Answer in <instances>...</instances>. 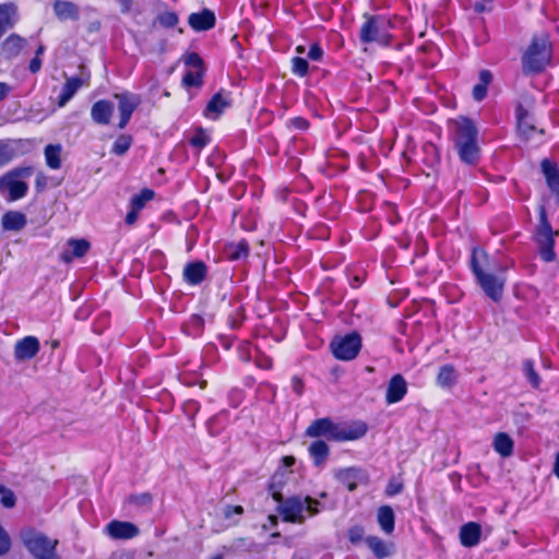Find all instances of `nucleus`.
I'll return each mask as SVG.
<instances>
[{
	"label": "nucleus",
	"mask_w": 559,
	"mask_h": 559,
	"mask_svg": "<svg viewBox=\"0 0 559 559\" xmlns=\"http://www.w3.org/2000/svg\"><path fill=\"white\" fill-rule=\"evenodd\" d=\"M536 99L528 92L521 93L514 100L515 130L524 142L543 143L546 131L535 117Z\"/></svg>",
	"instance_id": "f257e3e1"
},
{
	"label": "nucleus",
	"mask_w": 559,
	"mask_h": 559,
	"mask_svg": "<svg viewBox=\"0 0 559 559\" xmlns=\"http://www.w3.org/2000/svg\"><path fill=\"white\" fill-rule=\"evenodd\" d=\"M367 430L366 423L360 420L346 425L335 423L330 417H323L313 420L307 427L305 435L316 439L325 438L329 441L344 442L362 438Z\"/></svg>",
	"instance_id": "f03ea898"
},
{
	"label": "nucleus",
	"mask_w": 559,
	"mask_h": 559,
	"mask_svg": "<svg viewBox=\"0 0 559 559\" xmlns=\"http://www.w3.org/2000/svg\"><path fill=\"white\" fill-rule=\"evenodd\" d=\"M488 263V253L483 249L474 248L469 262L472 273L484 294L495 302H499L503 295L506 277L503 274L486 272L485 267Z\"/></svg>",
	"instance_id": "7ed1b4c3"
},
{
	"label": "nucleus",
	"mask_w": 559,
	"mask_h": 559,
	"mask_svg": "<svg viewBox=\"0 0 559 559\" xmlns=\"http://www.w3.org/2000/svg\"><path fill=\"white\" fill-rule=\"evenodd\" d=\"M276 511L284 522L302 524L308 516H314L320 512V501L309 496L282 497L276 501Z\"/></svg>",
	"instance_id": "20e7f679"
},
{
	"label": "nucleus",
	"mask_w": 559,
	"mask_h": 559,
	"mask_svg": "<svg viewBox=\"0 0 559 559\" xmlns=\"http://www.w3.org/2000/svg\"><path fill=\"white\" fill-rule=\"evenodd\" d=\"M364 23L360 26L359 39L362 44H377L389 47L392 44V20L384 14H364Z\"/></svg>",
	"instance_id": "39448f33"
},
{
	"label": "nucleus",
	"mask_w": 559,
	"mask_h": 559,
	"mask_svg": "<svg viewBox=\"0 0 559 559\" xmlns=\"http://www.w3.org/2000/svg\"><path fill=\"white\" fill-rule=\"evenodd\" d=\"M552 60V45L547 36H534L522 56V71L524 74H539Z\"/></svg>",
	"instance_id": "423d86ee"
},
{
	"label": "nucleus",
	"mask_w": 559,
	"mask_h": 559,
	"mask_svg": "<svg viewBox=\"0 0 559 559\" xmlns=\"http://www.w3.org/2000/svg\"><path fill=\"white\" fill-rule=\"evenodd\" d=\"M478 130L469 118H462L456 123L455 146L461 160L468 165H475L479 159V146L477 144Z\"/></svg>",
	"instance_id": "0eeeda50"
},
{
	"label": "nucleus",
	"mask_w": 559,
	"mask_h": 559,
	"mask_svg": "<svg viewBox=\"0 0 559 559\" xmlns=\"http://www.w3.org/2000/svg\"><path fill=\"white\" fill-rule=\"evenodd\" d=\"M535 241L538 245L540 258L545 262H551L556 259L554 250V231L547 218L545 206L539 207V224L535 235Z\"/></svg>",
	"instance_id": "6e6552de"
},
{
	"label": "nucleus",
	"mask_w": 559,
	"mask_h": 559,
	"mask_svg": "<svg viewBox=\"0 0 559 559\" xmlns=\"http://www.w3.org/2000/svg\"><path fill=\"white\" fill-rule=\"evenodd\" d=\"M22 539L34 559H60L56 554L57 542L50 540L46 535L27 531L23 533Z\"/></svg>",
	"instance_id": "1a4fd4ad"
},
{
	"label": "nucleus",
	"mask_w": 559,
	"mask_h": 559,
	"mask_svg": "<svg viewBox=\"0 0 559 559\" xmlns=\"http://www.w3.org/2000/svg\"><path fill=\"white\" fill-rule=\"evenodd\" d=\"M330 347L335 358L344 361L352 360L361 349V337L357 332H352L345 336L335 337Z\"/></svg>",
	"instance_id": "9d476101"
},
{
	"label": "nucleus",
	"mask_w": 559,
	"mask_h": 559,
	"mask_svg": "<svg viewBox=\"0 0 559 559\" xmlns=\"http://www.w3.org/2000/svg\"><path fill=\"white\" fill-rule=\"evenodd\" d=\"M155 195V191L150 188H143L134 193L129 201V210L124 217L126 225L133 226L139 219L140 212L145 209L148 202L154 200Z\"/></svg>",
	"instance_id": "9b49d317"
},
{
	"label": "nucleus",
	"mask_w": 559,
	"mask_h": 559,
	"mask_svg": "<svg viewBox=\"0 0 559 559\" xmlns=\"http://www.w3.org/2000/svg\"><path fill=\"white\" fill-rule=\"evenodd\" d=\"M233 106L231 93L221 88L207 102L203 117L210 120H217L227 108Z\"/></svg>",
	"instance_id": "f8f14e48"
},
{
	"label": "nucleus",
	"mask_w": 559,
	"mask_h": 559,
	"mask_svg": "<svg viewBox=\"0 0 559 559\" xmlns=\"http://www.w3.org/2000/svg\"><path fill=\"white\" fill-rule=\"evenodd\" d=\"M114 98L118 100L119 122L118 128L124 129L129 123L133 112L141 104V98L136 94L129 92L115 94Z\"/></svg>",
	"instance_id": "ddd939ff"
},
{
	"label": "nucleus",
	"mask_w": 559,
	"mask_h": 559,
	"mask_svg": "<svg viewBox=\"0 0 559 559\" xmlns=\"http://www.w3.org/2000/svg\"><path fill=\"white\" fill-rule=\"evenodd\" d=\"M28 186L16 177H0V193L10 202L26 195Z\"/></svg>",
	"instance_id": "4468645a"
},
{
	"label": "nucleus",
	"mask_w": 559,
	"mask_h": 559,
	"mask_svg": "<svg viewBox=\"0 0 559 559\" xmlns=\"http://www.w3.org/2000/svg\"><path fill=\"white\" fill-rule=\"evenodd\" d=\"M105 533L112 539H131L139 535V527L126 521L112 520L105 526Z\"/></svg>",
	"instance_id": "2eb2a0df"
},
{
	"label": "nucleus",
	"mask_w": 559,
	"mask_h": 559,
	"mask_svg": "<svg viewBox=\"0 0 559 559\" xmlns=\"http://www.w3.org/2000/svg\"><path fill=\"white\" fill-rule=\"evenodd\" d=\"M407 391L408 388L405 378L400 373L392 376L385 392L386 404L391 405L401 402L407 394Z\"/></svg>",
	"instance_id": "dca6fc26"
},
{
	"label": "nucleus",
	"mask_w": 559,
	"mask_h": 559,
	"mask_svg": "<svg viewBox=\"0 0 559 559\" xmlns=\"http://www.w3.org/2000/svg\"><path fill=\"white\" fill-rule=\"evenodd\" d=\"M39 341L35 336H25L14 346V357L17 361L29 360L39 352Z\"/></svg>",
	"instance_id": "f3484780"
},
{
	"label": "nucleus",
	"mask_w": 559,
	"mask_h": 559,
	"mask_svg": "<svg viewBox=\"0 0 559 559\" xmlns=\"http://www.w3.org/2000/svg\"><path fill=\"white\" fill-rule=\"evenodd\" d=\"M90 84V74L84 79L82 76L67 78L62 86L61 93L58 97V106L63 107L76 94L82 86Z\"/></svg>",
	"instance_id": "a211bd4d"
},
{
	"label": "nucleus",
	"mask_w": 559,
	"mask_h": 559,
	"mask_svg": "<svg viewBox=\"0 0 559 559\" xmlns=\"http://www.w3.org/2000/svg\"><path fill=\"white\" fill-rule=\"evenodd\" d=\"M190 27L197 32L212 29L215 26L216 17L212 10L203 9L200 12H193L188 17Z\"/></svg>",
	"instance_id": "6ab92c4d"
},
{
	"label": "nucleus",
	"mask_w": 559,
	"mask_h": 559,
	"mask_svg": "<svg viewBox=\"0 0 559 559\" xmlns=\"http://www.w3.org/2000/svg\"><path fill=\"white\" fill-rule=\"evenodd\" d=\"M460 543L466 548L475 547L479 544L481 537V526L477 522H467L463 524L459 533Z\"/></svg>",
	"instance_id": "aec40b11"
},
{
	"label": "nucleus",
	"mask_w": 559,
	"mask_h": 559,
	"mask_svg": "<svg viewBox=\"0 0 559 559\" xmlns=\"http://www.w3.org/2000/svg\"><path fill=\"white\" fill-rule=\"evenodd\" d=\"M207 275V266L203 261L187 263L183 269V280L191 286L200 285Z\"/></svg>",
	"instance_id": "412c9836"
},
{
	"label": "nucleus",
	"mask_w": 559,
	"mask_h": 559,
	"mask_svg": "<svg viewBox=\"0 0 559 559\" xmlns=\"http://www.w3.org/2000/svg\"><path fill=\"white\" fill-rule=\"evenodd\" d=\"M112 114H114V105L108 99H99L92 105L91 118L97 124H100V126L109 124Z\"/></svg>",
	"instance_id": "4be33fe9"
},
{
	"label": "nucleus",
	"mask_w": 559,
	"mask_h": 559,
	"mask_svg": "<svg viewBox=\"0 0 559 559\" xmlns=\"http://www.w3.org/2000/svg\"><path fill=\"white\" fill-rule=\"evenodd\" d=\"M336 479L347 488L348 491H354L358 483L362 480H367V476L362 473L360 468L348 467L343 468L336 472Z\"/></svg>",
	"instance_id": "5701e85b"
},
{
	"label": "nucleus",
	"mask_w": 559,
	"mask_h": 559,
	"mask_svg": "<svg viewBox=\"0 0 559 559\" xmlns=\"http://www.w3.org/2000/svg\"><path fill=\"white\" fill-rule=\"evenodd\" d=\"M25 46L26 40L23 37L11 34L1 43V56L4 59L11 60L17 57Z\"/></svg>",
	"instance_id": "b1692460"
},
{
	"label": "nucleus",
	"mask_w": 559,
	"mask_h": 559,
	"mask_svg": "<svg viewBox=\"0 0 559 559\" xmlns=\"http://www.w3.org/2000/svg\"><path fill=\"white\" fill-rule=\"evenodd\" d=\"M52 8L55 15L61 22L67 20L78 21L80 17V9L72 1L56 0Z\"/></svg>",
	"instance_id": "393cba45"
},
{
	"label": "nucleus",
	"mask_w": 559,
	"mask_h": 559,
	"mask_svg": "<svg viewBox=\"0 0 559 559\" xmlns=\"http://www.w3.org/2000/svg\"><path fill=\"white\" fill-rule=\"evenodd\" d=\"M27 224L26 215L20 211H8L1 217L3 230L20 231Z\"/></svg>",
	"instance_id": "a878e982"
},
{
	"label": "nucleus",
	"mask_w": 559,
	"mask_h": 559,
	"mask_svg": "<svg viewBox=\"0 0 559 559\" xmlns=\"http://www.w3.org/2000/svg\"><path fill=\"white\" fill-rule=\"evenodd\" d=\"M493 75L488 69H483L478 74V82L473 86L472 97L476 102L484 100L488 95V86L492 83Z\"/></svg>",
	"instance_id": "bb28decb"
},
{
	"label": "nucleus",
	"mask_w": 559,
	"mask_h": 559,
	"mask_svg": "<svg viewBox=\"0 0 559 559\" xmlns=\"http://www.w3.org/2000/svg\"><path fill=\"white\" fill-rule=\"evenodd\" d=\"M308 452L313 465L320 467L326 462L330 455V447L324 440L318 439L309 445Z\"/></svg>",
	"instance_id": "cd10ccee"
},
{
	"label": "nucleus",
	"mask_w": 559,
	"mask_h": 559,
	"mask_svg": "<svg viewBox=\"0 0 559 559\" xmlns=\"http://www.w3.org/2000/svg\"><path fill=\"white\" fill-rule=\"evenodd\" d=\"M377 522L383 533L391 535L395 528V514L390 506H381L377 511Z\"/></svg>",
	"instance_id": "c85d7f7f"
},
{
	"label": "nucleus",
	"mask_w": 559,
	"mask_h": 559,
	"mask_svg": "<svg viewBox=\"0 0 559 559\" xmlns=\"http://www.w3.org/2000/svg\"><path fill=\"white\" fill-rule=\"evenodd\" d=\"M436 382L442 389L453 388L457 382V371L455 367L451 364L441 366Z\"/></svg>",
	"instance_id": "c756f323"
},
{
	"label": "nucleus",
	"mask_w": 559,
	"mask_h": 559,
	"mask_svg": "<svg viewBox=\"0 0 559 559\" xmlns=\"http://www.w3.org/2000/svg\"><path fill=\"white\" fill-rule=\"evenodd\" d=\"M493 450L502 457H509L514 450V442L507 432H498L492 442Z\"/></svg>",
	"instance_id": "7c9ffc66"
},
{
	"label": "nucleus",
	"mask_w": 559,
	"mask_h": 559,
	"mask_svg": "<svg viewBox=\"0 0 559 559\" xmlns=\"http://www.w3.org/2000/svg\"><path fill=\"white\" fill-rule=\"evenodd\" d=\"M288 478L287 471L283 468H278L273 476L271 477L270 484H269V490L271 491L272 498L275 501L282 500V489L284 488L286 481Z\"/></svg>",
	"instance_id": "2f4dec72"
},
{
	"label": "nucleus",
	"mask_w": 559,
	"mask_h": 559,
	"mask_svg": "<svg viewBox=\"0 0 559 559\" xmlns=\"http://www.w3.org/2000/svg\"><path fill=\"white\" fill-rule=\"evenodd\" d=\"M211 141L210 131L201 126L194 127L191 136L188 139L189 145L198 151L206 147Z\"/></svg>",
	"instance_id": "473e14b6"
},
{
	"label": "nucleus",
	"mask_w": 559,
	"mask_h": 559,
	"mask_svg": "<svg viewBox=\"0 0 559 559\" xmlns=\"http://www.w3.org/2000/svg\"><path fill=\"white\" fill-rule=\"evenodd\" d=\"M367 546L370 548L372 554L378 559L386 558L391 555L390 545L386 544L384 540H382L378 536H368L365 539Z\"/></svg>",
	"instance_id": "72a5a7b5"
},
{
	"label": "nucleus",
	"mask_w": 559,
	"mask_h": 559,
	"mask_svg": "<svg viewBox=\"0 0 559 559\" xmlns=\"http://www.w3.org/2000/svg\"><path fill=\"white\" fill-rule=\"evenodd\" d=\"M14 14L15 7L12 3L0 4V38L4 35L8 28L14 25Z\"/></svg>",
	"instance_id": "f704fd0d"
},
{
	"label": "nucleus",
	"mask_w": 559,
	"mask_h": 559,
	"mask_svg": "<svg viewBox=\"0 0 559 559\" xmlns=\"http://www.w3.org/2000/svg\"><path fill=\"white\" fill-rule=\"evenodd\" d=\"M46 164L51 169H59L61 167V146L59 144H48L45 147Z\"/></svg>",
	"instance_id": "c9c22d12"
},
{
	"label": "nucleus",
	"mask_w": 559,
	"mask_h": 559,
	"mask_svg": "<svg viewBox=\"0 0 559 559\" xmlns=\"http://www.w3.org/2000/svg\"><path fill=\"white\" fill-rule=\"evenodd\" d=\"M228 423V413L227 412H221L219 414L211 417L207 423V431L211 436H218L221 431L224 429V427Z\"/></svg>",
	"instance_id": "e433bc0d"
},
{
	"label": "nucleus",
	"mask_w": 559,
	"mask_h": 559,
	"mask_svg": "<svg viewBox=\"0 0 559 559\" xmlns=\"http://www.w3.org/2000/svg\"><path fill=\"white\" fill-rule=\"evenodd\" d=\"M179 23V16L175 11H163L157 14L153 25L158 24L163 28H174Z\"/></svg>",
	"instance_id": "4c0bfd02"
},
{
	"label": "nucleus",
	"mask_w": 559,
	"mask_h": 559,
	"mask_svg": "<svg viewBox=\"0 0 559 559\" xmlns=\"http://www.w3.org/2000/svg\"><path fill=\"white\" fill-rule=\"evenodd\" d=\"M549 195L546 202L549 206H559V177H546Z\"/></svg>",
	"instance_id": "58836bf2"
},
{
	"label": "nucleus",
	"mask_w": 559,
	"mask_h": 559,
	"mask_svg": "<svg viewBox=\"0 0 559 559\" xmlns=\"http://www.w3.org/2000/svg\"><path fill=\"white\" fill-rule=\"evenodd\" d=\"M290 72L297 78H305L309 74V62L307 59L295 56L290 59Z\"/></svg>",
	"instance_id": "ea45409f"
},
{
	"label": "nucleus",
	"mask_w": 559,
	"mask_h": 559,
	"mask_svg": "<svg viewBox=\"0 0 559 559\" xmlns=\"http://www.w3.org/2000/svg\"><path fill=\"white\" fill-rule=\"evenodd\" d=\"M132 144V136L130 134L122 133L117 136L111 146V153L116 155L126 154Z\"/></svg>",
	"instance_id": "a19ab883"
},
{
	"label": "nucleus",
	"mask_w": 559,
	"mask_h": 559,
	"mask_svg": "<svg viewBox=\"0 0 559 559\" xmlns=\"http://www.w3.org/2000/svg\"><path fill=\"white\" fill-rule=\"evenodd\" d=\"M205 71H187L182 76V85L186 87L200 88L203 85Z\"/></svg>",
	"instance_id": "79ce46f5"
},
{
	"label": "nucleus",
	"mask_w": 559,
	"mask_h": 559,
	"mask_svg": "<svg viewBox=\"0 0 559 559\" xmlns=\"http://www.w3.org/2000/svg\"><path fill=\"white\" fill-rule=\"evenodd\" d=\"M249 254V245L246 240H240L228 247V257L230 260H240L247 258Z\"/></svg>",
	"instance_id": "37998d69"
},
{
	"label": "nucleus",
	"mask_w": 559,
	"mask_h": 559,
	"mask_svg": "<svg viewBox=\"0 0 559 559\" xmlns=\"http://www.w3.org/2000/svg\"><path fill=\"white\" fill-rule=\"evenodd\" d=\"M523 370L526 379L534 389H538L540 385V377L534 368V361L526 359L523 362Z\"/></svg>",
	"instance_id": "c03bdc74"
},
{
	"label": "nucleus",
	"mask_w": 559,
	"mask_h": 559,
	"mask_svg": "<svg viewBox=\"0 0 559 559\" xmlns=\"http://www.w3.org/2000/svg\"><path fill=\"white\" fill-rule=\"evenodd\" d=\"M69 247L71 248L72 257L82 258L90 250V242L85 239H70Z\"/></svg>",
	"instance_id": "a18cd8bd"
},
{
	"label": "nucleus",
	"mask_w": 559,
	"mask_h": 559,
	"mask_svg": "<svg viewBox=\"0 0 559 559\" xmlns=\"http://www.w3.org/2000/svg\"><path fill=\"white\" fill-rule=\"evenodd\" d=\"M153 501V497L150 492H142L131 495L128 497V502L140 508H150Z\"/></svg>",
	"instance_id": "49530a36"
},
{
	"label": "nucleus",
	"mask_w": 559,
	"mask_h": 559,
	"mask_svg": "<svg viewBox=\"0 0 559 559\" xmlns=\"http://www.w3.org/2000/svg\"><path fill=\"white\" fill-rule=\"evenodd\" d=\"M245 320V308L238 305L228 316L227 323L231 329H238Z\"/></svg>",
	"instance_id": "de8ad7c7"
},
{
	"label": "nucleus",
	"mask_w": 559,
	"mask_h": 559,
	"mask_svg": "<svg viewBox=\"0 0 559 559\" xmlns=\"http://www.w3.org/2000/svg\"><path fill=\"white\" fill-rule=\"evenodd\" d=\"M542 175H559V166L554 157H545L540 162Z\"/></svg>",
	"instance_id": "09e8293b"
},
{
	"label": "nucleus",
	"mask_w": 559,
	"mask_h": 559,
	"mask_svg": "<svg viewBox=\"0 0 559 559\" xmlns=\"http://www.w3.org/2000/svg\"><path fill=\"white\" fill-rule=\"evenodd\" d=\"M185 64L194 68L195 71H205L204 61L195 51L189 52L186 56Z\"/></svg>",
	"instance_id": "8fccbe9b"
},
{
	"label": "nucleus",
	"mask_w": 559,
	"mask_h": 559,
	"mask_svg": "<svg viewBox=\"0 0 559 559\" xmlns=\"http://www.w3.org/2000/svg\"><path fill=\"white\" fill-rule=\"evenodd\" d=\"M1 504L11 509L15 506L16 499L13 491L3 485H0Z\"/></svg>",
	"instance_id": "3c124183"
},
{
	"label": "nucleus",
	"mask_w": 559,
	"mask_h": 559,
	"mask_svg": "<svg viewBox=\"0 0 559 559\" xmlns=\"http://www.w3.org/2000/svg\"><path fill=\"white\" fill-rule=\"evenodd\" d=\"M287 127H290V128H294V129L300 130V131H306L309 129L310 122L308 119H306L301 116H296V117L290 118L287 121Z\"/></svg>",
	"instance_id": "603ef678"
},
{
	"label": "nucleus",
	"mask_w": 559,
	"mask_h": 559,
	"mask_svg": "<svg viewBox=\"0 0 559 559\" xmlns=\"http://www.w3.org/2000/svg\"><path fill=\"white\" fill-rule=\"evenodd\" d=\"M14 156L11 145L0 142V166L8 164Z\"/></svg>",
	"instance_id": "864d4df0"
},
{
	"label": "nucleus",
	"mask_w": 559,
	"mask_h": 559,
	"mask_svg": "<svg viewBox=\"0 0 559 559\" xmlns=\"http://www.w3.org/2000/svg\"><path fill=\"white\" fill-rule=\"evenodd\" d=\"M347 535L352 544H358L364 539L365 530L360 525H355L348 530Z\"/></svg>",
	"instance_id": "5fc2aeb1"
},
{
	"label": "nucleus",
	"mask_w": 559,
	"mask_h": 559,
	"mask_svg": "<svg viewBox=\"0 0 559 559\" xmlns=\"http://www.w3.org/2000/svg\"><path fill=\"white\" fill-rule=\"evenodd\" d=\"M323 55L324 52L321 45L316 41L310 45L307 56L312 61H321L323 59Z\"/></svg>",
	"instance_id": "6e6d98bb"
},
{
	"label": "nucleus",
	"mask_w": 559,
	"mask_h": 559,
	"mask_svg": "<svg viewBox=\"0 0 559 559\" xmlns=\"http://www.w3.org/2000/svg\"><path fill=\"white\" fill-rule=\"evenodd\" d=\"M11 548V539L8 533L0 525V557L7 554Z\"/></svg>",
	"instance_id": "4d7b16f0"
},
{
	"label": "nucleus",
	"mask_w": 559,
	"mask_h": 559,
	"mask_svg": "<svg viewBox=\"0 0 559 559\" xmlns=\"http://www.w3.org/2000/svg\"><path fill=\"white\" fill-rule=\"evenodd\" d=\"M223 514H224L225 519L229 520L234 515H242L243 514V508L241 506L227 504L224 508Z\"/></svg>",
	"instance_id": "13d9d810"
},
{
	"label": "nucleus",
	"mask_w": 559,
	"mask_h": 559,
	"mask_svg": "<svg viewBox=\"0 0 559 559\" xmlns=\"http://www.w3.org/2000/svg\"><path fill=\"white\" fill-rule=\"evenodd\" d=\"M474 11L476 13H485V12H491L492 10V0H480L475 2L474 4Z\"/></svg>",
	"instance_id": "bf43d9fd"
},
{
	"label": "nucleus",
	"mask_w": 559,
	"mask_h": 559,
	"mask_svg": "<svg viewBox=\"0 0 559 559\" xmlns=\"http://www.w3.org/2000/svg\"><path fill=\"white\" fill-rule=\"evenodd\" d=\"M255 365L260 369L269 370L273 367V361L269 356L260 355L255 358Z\"/></svg>",
	"instance_id": "052dcab7"
},
{
	"label": "nucleus",
	"mask_w": 559,
	"mask_h": 559,
	"mask_svg": "<svg viewBox=\"0 0 559 559\" xmlns=\"http://www.w3.org/2000/svg\"><path fill=\"white\" fill-rule=\"evenodd\" d=\"M41 171H36L34 167H24V168H14L12 170H9L4 175H40Z\"/></svg>",
	"instance_id": "680f3d73"
},
{
	"label": "nucleus",
	"mask_w": 559,
	"mask_h": 559,
	"mask_svg": "<svg viewBox=\"0 0 559 559\" xmlns=\"http://www.w3.org/2000/svg\"><path fill=\"white\" fill-rule=\"evenodd\" d=\"M292 388L298 396H301L305 391V383L299 377L294 376L292 378Z\"/></svg>",
	"instance_id": "e2e57ef3"
},
{
	"label": "nucleus",
	"mask_w": 559,
	"mask_h": 559,
	"mask_svg": "<svg viewBox=\"0 0 559 559\" xmlns=\"http://www.w3.org/2000/svg\"><path fill=\"white\" fill-rule=\"evenodd\" d=\"M229 401H230V405L233 407H237L240 403H241V400H242V391L241 390H238V389H235V390H231L229 392Z\"/></svg>",
	"instance_id": "0e129e2a"
},
{
	"label": "nucleus",
	"mask_w": 559,
	"mask_h": 559,
	"mask_svg": "<svg viewBox=\"0 0 559 559\" xmlns=\"http://www.w3.org/2000/svg\"><path fill=\"white\" fill-rule=\"evenodd\" d=\"M403 489V485L401 483L391 481L388 484L385 493L389 497L395 496L400 493Z\"/></svg>",
	"instance_id": "69168bd1"
},
{
	"label": "nucleus",
	"mask_w": 559,
	"mask_h": 559,
	"mask_svg": "<svg viewBox=\"0 0 559 559\" xmlns=\"http://www.w3.org/2000/svg\"><path fill=\"white\" fill-rule=\"evenodd\" d=\"M41 64H43V60H41V57H38V56H34L29 63H28V70L35 74L37 72L40 71L41 69Z\"/></svg>",
	"instance_id": "338daca9"
},
{
	"label": "nucleus",
	"mask_w": 559,
	"mask_h": 559,
	"mask_svg": "<svg viewBox=\"0 0 559 559\" xmlns=\"http://www.w3.org/2000/svg\"><path fill=\"white\" fill-rule=\"evenodd\" d=\"M120 5V11L122 13H129L132 9L134 0H116Z\"/></svg>",
	"instance_id": "774afa93"
}]
</instances>
